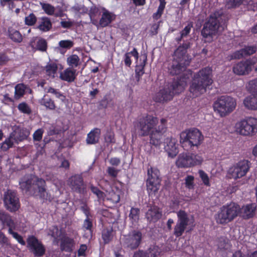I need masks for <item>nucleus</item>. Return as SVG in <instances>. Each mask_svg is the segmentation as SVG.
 <instances>
[{"label": "nucleus", "instance_id": "nucleus-1", "mask_svg": "<svg viewBox=\"0 0 257 257\" xmlns=\"http://www.w3.org/2000/svg\"><path fill=\"white\" fill-rule=\"evenodd\" d=\"M20 189L26 193L32 192L44 200L51 201V194L46 191V183L42 178L32 174H26L19 181Z\"/></svg>", "mask_w": 257, "mask_h": 257}, {"label": "nucleus", "instance_id": "nucleus-2", "mask_svg": "<svg viewBox=\"0 0 257 257\" xmlns=\"http://www.w3.org/2000/svg\"><path fill=\"white\" fill-rule=\"evenodd\" d=\"M212 69L206 67L194 74L189 91L193 97H198L206 91V88L213 82L211 78Z\"/></svg>", "mask_w": 257, "mask_h": 257}, {"label": "nucleus", "instance_id": "nucleus-3", "mask_svg": "<svg viewBox=\"0 0 257 257\" xmlns=\"http://www.w3.org/2000/svg\"><path fill=\"white\" fill-rule=\"evenodd\" d=\"M186 83L181 78L174 80L170 85L160 90L154 97L157 102L164 103L172 100L175 94L181 93L185 89Z\"/></svg>", "mask_w": 257, "mask_h": 257}, {"label": "nucleus", "instance_id": "nucleus-4", "mask_svg": "<svg viewBox=\"0 0 257 257\" xmlns=\"http://www.w3.org/2000/svg\"><path fill=\"white\" fill-rule=\"evenodd\" d=\"M159 118L152 114H146L139 117L133 122L135 129L138 131L140 137H147L158 125Z\"/></svg>", "mask_w": 257, "mask_h": 257}, {"label": "nucleus", "instance_id": "nucleus-5", "mask_svg": "<svg viewBox=\"0 0 257 257\" xmlns=\"http://www.w3.org/2000/svg\"><path fill=\"white\" fill-rule=\"evenodd\" d=\"M204 140L201 132L196 128L183 132L180 135V143L184 150H188L194 147H198Z\"/></svg>", "mask_w": 257, "mask_h": 257}, {"label": "nucleus", "instance_id": "nucleus-6", "mask_svg": "<svg viewBox=\"0 0 257 257\" xmlns=\"http://www.w3.org/2000/svg\"><path fill=\"white\" fill-rule=\"evenodd\" d=\"M239 210V205L234 202L223 205L215 215L216 222L226 224L232 221L238 215Z\"/></svg>", "mask_w": 257, "mask_h": 257}, {"label": "nucleus", "instance_id": "nucleus-7", "mask_svg": "<svg viewBox=\"0 0 257 257\" xmlns=\"http://www.w3.org/2000/svg\"><path fill=\"white\" fill-rule=\"evenodd\" d=\"M236 101L229 96L219 97L214 102L213 108L221 116H225L231 112L235 108Z\"/></svg>", "mask_w": 257, "mask_h": 257}, {"label": "nucleus", "instance_id": "nucleus-8", "mask_svg": "<svg viewBox=\"0 0 257 257\" xmlns=\"http://www.w3.org/2000/svg\"><path fill=\"white\" fill-rule=\"evenodd\" d=\"M221 19V17L218 13H214L210 15L201 31V34L203 38H209L210 40L212 39V36L216 34L220 27Z\"/></svg>", "mask_w": 257, "mask_h": 257}, {"label": "nucleus", "instance_id": "nucleus-9", "mask_svg": "<svg viewBox=\"0 0 257 257\" xmlns=\"http://www.w3.org/2000/svg\"><path fill=\"white\" fill-rule=\"evenodd\" d=\"M147 190L149 196L155 195L159 189L161 179L160 173L157 168L150 167L147 170Z\"/></svg>", "mask_w": 257, "mask_h": 257}, {"label": "nucleus", "instance_id": "nucleus-10", "mask_svg": "<svg viewBox=\"0 0 257 257\" xmlns=\"http://www.w3.org/2000/svg\"><path fill=\"white\" fill-rule=\"evenodd\" d=\"M251 163L247 160H240L231 166L227 171V175L230 179L237 180L244 177L249 171Z\"/></svg>", "mask_w": 257, "mask_h": 257}, {"label": "nucleus", "instance_id": "nucleus-11", "mask_svg": "<svg viewBox=\"0 0 257 257\" xmlns=\"http://www.w3.org/2000/svg\"><path fill=\"white\" fill-rule=\"evenodd\" d=\"M203 161L201 157L193 153H183L179 155L176 164L178 168H188L200 165Z\"/></svg>", "mask_w": 257, "mask_h": 257}, {"label": "nucleus", "instance_id": "nucleus-12", "mask_svg": "<svg viewBox=\"0 0 257 257\" xmlns=\"http://www.w3.org/2000/svg\"><path fill=\"white\" fill-rule=\"evenodd\" d=\"M167 130V120L162 118L160 124L148 136L150 143L155 147H159L162 142L163 136Z\"/></svg>", "mask_w": 257, "mask_h": 257}, {"label": "nucleus", "instance_id": "nucleus-13", "mask_svg": "<svg viewBox=\"0 0 257 257\" xmlns=\"http://www.w3.org/2000/svg\"><path fill=\"white\" fill-rule=\"evenodd\" d=\"M177 221L174 227L173 234L176 238L181 237L188 225L190 224V219L188 213L184 210H180L177 212Z\"/></svg>", "mask_w": 257, "mask_h": 257}, {"label": "nucleus", "instance_id": "nucleus-14", "mask_svg": "<svg viewBox=\"0 0 257 257\" xmlns=\"http://www.w3.org/2000/svg\"><path fill=\"white\" fill-rule=\"evenodd\" d=\"M237 129L243 136H252L257 133V118L248 117L236 124Z\"/></svg>", "mask_w": 257, "mask_h": 257}, {"label": "nucleus", "instance_id": "nucleus-15", "mask_svg": "<svg viewBox=\"0 0 257 257\" xmlns=\"http://www.w3.org/2000/svg\"><path fill=\"white\" fill-rule=\"evenodd\" d=\"M27 242V247L35 256L41 257L45 254L44 245L34 235L29 236Z\"/></svg>", "mask_w": 257, "mask_h": 257}, {"label": "nucleus", "instance_id": "nucleus-16", "mask_svg": "<svg viewBox=\"0 0 257 257\" xmlns=\"http://www.w3.org/2000/svg\"><path fill=\"white\" fill-rule=\"evenodd\" d=\"M4 202L7 209L10 212H16L20 207L19 199L17 193L8 190L5 194Z\"/></svg>", "mask_w": 257, "mask_h": 257}, {"label": "nucleus", "instance_id": "nucleus-17", "mask_svg": "<svg viewBox=\"0 0 257 257\" xmlns=\"http://www.w3.org/2000/svg\"><path fill=\"white\" fill-rule=\"evenodd\" d=\"M254 63L251 59L242 60L232 67L233 72L238 76H244L249 74L252 71Z\"/></svg>", "mask_w": 257, "mask_h": 257}, {"label": "nucleus", "instance_id": "nucleus-18", "mask_svg": "<svg viewBox=\"0 0 257 257\" xmlns=\"http://www.w3.org/2000/svg\"><path fill=\"white\" fill-rule=\"evenodd\" d=\"M101 10L102 12L101 18L99 20L98 19L95 25L97 29L109 26L116 19V15L114 13L109 12L105 8H102Z\"/></svg>", "mask_w": 257, "mask_h": 257}, {"label": "nucleus", "instance_id": "nucleus-19", "mask_svg": "<svg viewBox=\"0 0 257 257\" xmlns=\"http://www.w3.org/2000/svg\"><path fill=\"white\" fill-rule=\"evenodd\" d=\"M80 209L86 216V218L83 221L82 228L84 231L87 230L88 231V234L86 237H88L90 236L91 238L93 230L92 220L90 218V217H92V215L90 211V208L87 204H84L83 205L81 206Z\"/></svg>", "mask_w": 257, "mask_h": 257}, {"label": "nucleus", "instance_id": "nucleus-20", "mask_svg": "<svg viewBox=\"0 0 257 257\" xmlns=\"http://www.w3.org/2000/svg\"><path fill=\"white\" fill-rule=\"evenodd\" d=\"M69 186L71 190L78 193L84 194L86 191L83 178L80 175H75L69 179Z\"/></svg>", "mask_w": 257, "mask_h": 257}, {"label": "nucleus", "instance_id": "nucleus-21", "mask_svg": "<svg viewBox=\"0 0 257 257\" xmlns=\"http://www.w3.org/2000/svg\"><path fill=\"white\" fill-rule=\"evenodd\" d=\"M142 238V234L138 230H133L130 232L125 239L124 243L127 247L135 249L138 247Z\"/></svg>", "mask_w": 257, "mask_h": 257}, {"label": "nucleus", "instance_id": "nucleus-22", "mask_svg": "<svg viewBox=\"0 0 257 257\" xmlns=\"http://www.w3.org/2000/svg\"><path fill=\"white\" fill-rule=\"evenodd\" d=\"M257 206L255 203H251L239 207L238 215L244 219H249L253 217L256 211Z\"/></svg>", "mask_w": 257, "mask_h": 257}, {"label": "nucleus", "instance_id": "nucleus-23", "mask_svg": "<svg viewBox=\"0 0 257 257\" xmlns=\"http://www.w3.org/2000/svg\"><path fill=\"white\" fill-rule=\"evenodd\" d=\"M190 60H179L173 59L172 65L170 69V73L172 75H177L184 71L190 64Z\"/></svg>", "mask_w": 257, "mask_h": 257}, {"label": "nucleus", "instance_id": "nucleus-24", "mask_svg": "<svg viewBox=\"0 0 257 257\" xmlns=\"http://www.w3.org/2000/svg\"><path fill=\"white\" fill-rule=\"evenodd\" d=\"M190 43H183L174 53V59L179 60H189L186 55L187 49L190 48Z\"/></svg>", "mask_w": 257, "mask_h": 257}, {"label": "nucleus", "instance_id": "nucleus-25", "mask_svg": "<svg viewBox=\"0 0 257 257\" xmlns=\"http://www.w3.org/2000/svg\"><path fill=\"white\" fill-rule=\"evenodd\" d=\"M162 211L157 206H154L147 211L146 213V218L149 222H157L162 217Z\"/></svg>", "mask_w": 257, "mask_h": 257}, {"label": "nucleus", "instance_id": "nucleus-26", "mask_svg": "<svg viewBox=\"0 0 257 257\" xmlns=\"http://www.w3.org/2000/svg\"><path fill=\"white\" fill-rule=\"evenodd\" d=\"M0 221L3 226V228L5 226L9 227V229L15 230L16 228V225L13 220L12 216L7 213L0 211Z\"/></svg>", "mask_w": 257, "mask_h": 257}, {"label": "nucleus", "instance_id": "nucleus-27", "mask_svg": "<svg viewBox=\"0 0 257 257\" xmlns=\"http://www.w3.org/2000/svg\"><path fill=\"white\" fill-rule=\"evenodd\" d=\"M75 245L73 238L67 236H63L61 238L60 249L62 251L71 252L72 251Z\"/></svg>", "mask_w": 257, "mask_h": 257}, {"label": "nucleus", "instance_id": "nucleus-28", "mask_svg": "<svg viewBox=\"0 0 257 257\" xmlns=\"http://www.w3.org/2000/svg\"><path fill=\"white\" fill-rule=\"evenodd\" d=\"M101 135V130L95 127L92 129L87 135L86 143L88 145H94L99 142Z\"/></svg>", "mask_w": 257, "mask_h": 257}, {"label": "nucleus", "instance_id": "nucleus-29", "mask_svg": "<svg viewBox=\"0 0 257 257\" xmlns=\"http://www.w3.org/2000/svg\"><path fill=\"white\" fill-rule=\"evenodd\" d=\"M167 145L165 146V149L168 152V156L172 158L175 157L178 153L175 139L167 138L165 142Z\"/></svg>", "mask_w": 257, "mask_h": 257}, {"label": "nucleus", "instance_id": "nucleus-30", "mask_svg": "<svg viewBox=\"0 0 257 257\" xmlns=\"http://www.w3.org/2000/svg\"><path fill=\"white\" fill-rule=\"evenodd\" d=\"M76 76V70L71 68H68L60 74V78L62 80L72 82L75 79Z\"/></svg>", "mask_w": 257, "mask_h": 257}, {"label": "nucleus", "instance_id": "nucleus-31", "mask_svg": "<svg viewBox=\"0 0 257 257\" xmlns=\"http://www.w3.org/2000/svg\"><path fill=\"white\" fill-rule=\"evenodd\" d=\"M140 209L137 207H132L128 215V218L132 226L135 227L138 225L140 219Z\"/></svg>", "mask_w": 257, "mask_h": 257}, {"label": "nucleus", "instance_id": "nucleus-32", "mask_svg": "<svg viewBox=\"0 0 257 257\" xmlns=\"http://www.w3.org/2000/svg\"><path fill=\"white\" fill-rule=\"evenodd\" d=\"M39 24L36 28L42 32L49 31L52 28V23L50 19L47 17L39 18Z\"/></svg>", "mask_w": 257, "mask_h": 257}, {"label": "nucleus", "instance_id": "nucleus-33", "mask_svg": "<svg viewBox=\"0 0 257 257\" xmlns=\"http://www.w3.org/2000/svg\"><path fill=\"white\" fill-rule=\"evenodd\" d=\"M245 107L250 110H257V94L246 97L243 100Z\"/></svg>", "mask_w": 257, "mask_h": 257}, {"label": "nucleus", "instance_id": "nucleus-34", "mask_svg": "<svg viewBox=\"0 0 257 257\" xmlns=\"http://www.w3.org/2000/svg\"><path fill=\"white\" fill-rule=\"evenodd\" d=\"M101 237L104 244L109 243L113 237V230L112 226L104 227L101 232Z\"/></svg>", "mask_w": 257, "mask_h": 257}, {"label": "nucleus", "instance_id": "nucleus-35", "mask_svg": "<svg viewBox=\"0 0 257 257\" xmlns=\"http://www.w3.org/2000/svg\"><path fill=\"white\" fill-rule=\"evenodd\" d=\"M143 61L139 65H136L135 69L136 78L138 81H139L143 75L145 73L144 68L147 61V56L144 54L143 56Z\"/></svg>", "mask_w": 257, "mask_h": 257}, {"label": "nucleus", "instance_id": "nucleus-36", "mask_svg": "<svg viewBox=\"0 0 257 257\" xmlns=\"http://www.w3.org/2000/svg\"><path fill=\"white\" fill-rule=\"evenodd\" d=\"M131 56H133L137 61L139 59V53L136 48H134L131 52L126 53L123 56V61L127 67H131L132 65Z\"/></svg>", "mask_w": 257, "mask_h": 257}, {"label": "nucleus", "instance_id": "nucleus-37", "mask_svg": "<svg viewBox=\"0 0 257 257\" xmlns=\"http://www.w3.org/2000/svg\"><path fill=\"white\" fill-rule=\"evenodd\" d=\"M10 38L16 43H21L23 40V37L20 32L14 28H11L8 30Z\"/></svg>", "mask_w": 257, "mask_h": 257}, {"label": "nucleus", "instance_id": "nucleus-38", "mask_svg": "<svg viewBox=\"0 0 257 257\" xmlns=\"http://www.w3.org/2000/svg\"><path fill=\"white\" fill-rule=\"evenodd\" d=\"M157 254L156 251L151 248L144 251L139 250L134 252L133 257H156Z\"/></svg>", "mask_w": 257, "mask_h": 257}, {"label": "nucleus", "instance_id": "nucleus-39", "mask_svg": "<svg viewBox=\"0 0 257 257\" xmlns=\"http://www.w3.org/2000/svg\"><path fill=\"white\" fill-rule=\"evenodd\" d=\"M88 15L90 19L91 23L95 26L98 20L97 17L100 15L99 8L96 6L91 7L90 8Z\"/></svg>", "mask_w": 257, "mask_h": 257}, {"label": "nucleus", "instance_id": "nucleus-40", "mask_svg": "<svg viewBox=\"0 0 257 257\" xmlns=\"http://www.w3.org/2000/svg\"><path fill=\"white\" fill-rule=\"evenodd\" d=\"M40 103L50 110H54L56 107L54 101L46 95L41 100Z\"/></svg>", "mask_w": 257, "mask_h": 257}, {"label": "nucleus", "instance_id": "nucleus-41", "mask_svg": "<svg viewBox=\"0 0 257 257\" xmlns=\"http://www.w3.org/2000/svg\"><path fill=\"white\" fill-rule=\"evenodd\" d=\"M159 1L160 5L158 8L157 11L156 13H154L152 16L153 19L155 20H158L161 18L166 5V0H159Z\"/></svg>", "mask_w": 257, "mask_h": 257}, {"label": "nucleus", "instance_id": "nucleus-42", "mask_svg": "<svg viewBox=\"0 0 257 257\" xmlns=\"http://www.w3.org/2000/svg\"><path fill=\"white\" fill-rule=\"evenodd\" d=\"M45 70L47 75L54 77L58 70L57 64L54 62L48 63L46 66Z\"/></svg>", "mask_w": 257, "mask_h": 257}, {"label": "nucleus", "instance_id": "nucleus-43", "mask_svg": "<svg viewBox=\"0 0 257 257\" xmlns=\"http://www.w3.org/2000/svg\"><path fill=\"white\" fill-rule=\"evenodd\" d=\"M40 4L42 10L46 14L49 16H53L54 15L55 8L53 6L50 4L44 3L43 2H40Z\"/></svg>", "mask_w": 257, "mask_h": 257}, {"label": "nucleus", "instance_id": "nucleus-44", "mask_svg": "<svg viewBox=\"0 0 257 257\" xmlns=\"http://www.w3.org/2000/svg\"><path fill=\"white\" fill-rule=\"evenodd\" d=\"M15 88V97L16 99L23 96L25 92V87L23 84H17Z\"/></svg>", "mask_w": 257, "mask_h": 257}, {"label": "nucleus", "instance_id": "nucleus-45", "mask_svg": "<svg viewBox=\"0 0 257 257\" xmlns=\"http://www.w3.org/2000/svg\"><path fill=\"white\" fill-rule=\"evenodd\" d=\"M80 59L77 55H72L67 59V62L69 66L72 67H76L78 66Z\"/></svg>", "mask_w": 257, "mask_h": 257}, {"label": "nucleus", "instance_id": "nucleus-46", "mask_svg": "<svg viewBox=\"0 0 257 257\" xmlns=\"http://www.w3.org/2000/svg\"><path fill=\"white\" fill-rule=\"evenodd\" d=\"M47 42L43 38H40L37 42L36 49L41 52H45L47 49Z\"/></svg>", "mask_w": 257, "mask_h": 257}, {"label": "nucleus", "instance_id": "nucleus-47", "mask_svg": "<svg viewBox=\"0 0 257 257\" xmlns=\"http://www.w3.org/2000/svg\"><path fill=\"white\" fill-rule=\"evenodd\" d=\"M37 21V18L35 15L33 13L30 14L25 18V24L28 26H34Z\"/></svg>", "mask_w": 257, "mask_h": 257}, {"label": "nucleus", "instance_id": "nucleus-48", "mask_svg": "<svg viewBox=\"0 0 257 257\" xmlns=\"http://www.w3.org/2000/svg\"><path fill=\"white\" fill-rule=\"evenodd\" d=\"M18 110L22 113L27 114H30L32 113V110L29 105L25 102H23L18 105Z\"/></svg>", "mask_w": 257, "mask_h": 257}, {"label": "nucleus", "instance_id": "nucleus-49", "mask_svg": "<svg viewBox=\"0 0 257 257\" xmlns=\"http://www.w3.org/2000/svg\"><path fill=\"white\" fill-rule=\"evenodd\" d=\"M244 56L251 55L254 54L257 51L256 45L245 46L242 48Z\"/></svg>", "mask_w": 257, "mask_h": 257}, {"label": "nucleus", "instance_id": "nucleus-50", "mask_svg": "<svg viewBox=\"0 0 257 257\" xmlns=\"http://www.w3.org/2000/svg\"><path fill=\"white\" fill-rule=\"evenodd\" d=\"M198 174L204 185L207 187L210 186L209 178L207 173L202 170H199Z\"/></svg>", "mask_w": 257, "mask_h": 257}, {"label": "nucleus", "instance_id": "nucleus-51", "mask_svg": "<svg viewBox=\"0 0 257 257\" xmlns=\"http://www.w3.org/2000/svg\"><path fill=\"white\" fill-rule=\"evenodd\" d=\"M90 190L92 192L96 195L97 197L99 200H104L105 197V193L101 191L98 187L91 186Z\"/></svg>", "mask_w": 257, "mask_h": 257}, {"label": "nucleus", "instance_id": "nucleus-52", "mask_svg": "<svg viewBox=\"0 0 257 257\" xmlns=\"http://www.w3.org/2000/svg\"><path fill=\"white\" fill-rule=\"evenodd\" d=\"M29 135V132L28 131L26 128H23L20 129L19 132L18 133L17 138L19 141H23L26 140Z\"/></svg>", "mask_w": 257, "mask_h": 257}, {"label": "nucleus", "instance_id": "nucleus-53", "mask_svg": "<svg viewBox=\"0 0 257 257\" xmlns=\"http://www.w3.org/2000/svg\"><path fill=\"white\" fill-rule=\"evenodd\" d=\"M13 230H12L11 229H9V233L12 234L13 237L15 238L19 243H20L22 245H25L26 244V242L23 239V237L18 233L15 232Z\"/></svg>", "mask_w": 257, "mask_h": 257}, {"label": "nucleus", "instance_id": "nucleus-54", "mask_svg": "<svg viewBox=\"0 0 257 257\" xmlns=\"http://www.w3.org/2000/svg\"><path fill=\"white\" fill-rule=\"evenodd\" d=\"M47 92L54 94L57 98L60 99L62 101H64L65 99V96L62 93L54 88L50 87L48 89Z\"/></svg>", "mask_w": 257, "mask_h": 257}, {"label": "nucleus", "instance_id": "nucleus-55", "mask_svg": "<svg viewBox=\"0 0 257 257\" xmlns=\"http://www.w3.org/2000/svg\"><path fill=\"white\" fill-rule=\"evenodd\" d=\"M247 87L252 93H257V78L249 81Z\"/></svg>", "mask_w": 257, "mask_h": 257}, {"label": "nucleus", "instance_id": "nucleus-56", "mask_svg": "<svg viewBox=\"0 0 257 257\" xmlns=\"http://www.w3.org/2000/svg\"><path fill=\"white\" fill-rule=\"evenodd\" d=\"M245 3L248 10L253 11L257 10V0H245Z\"/></svg>", "mask_w": 257, "mask_h": 257}, {"label": "nucleus", "instance_id": "nucleus-57", "mask_svg": "<svg viewBox=\"0 0 257 257\" xmlns=\"http://www.w3.org/2000/svg\"><path fill=\"white\" fill-rule=\"evenodd\" d=\"M44 130L42 128H39L37 130L33 135L34 141L40 142L42 140Z\"/></svg>", "mask_w": 257, "mask_h": 257}, {"label": "nucleus", "instance_id": "nucleus-58", "mask_svg": "<svg viewBox=\"0 0 257 257\" xmlns=\"http://www.w3.org/2000/svg\"><path fill=\"white\" fill-rule=\"evenodd\" d=\"M119 171V170L115 169L113 167H108L106 170V172L108 174V175L113 178L117 177Z\"/></svg>", "mask_w": 257, "mask_h": 257}, {"label": "nucleus", "instance_id": "nucleus-59", "mask_svg": "<svg viewBox=\"0 0 257 257\" xmlns=\"http://www.w3.org/2000/svg\"><path fill=\"white\" fill-rule=\"evenodd\" d=\"M14 145L13 142L11 140V139H7L3 143L1 146V149L4 151H7L10 148H12Z\"/></svg>", "mask_w": 257, "mask_h": 257}, {"label": "nucleus", "instance_id": "nucleus-60", "mask_svg": "<svg viewBox=\"0 0 257 257\" xmlns=\"http://www.w3.org/2000/svg\"><path fill=\"white\" fill-rule=\"evenodd\" d=\"M194 177L192 175H188L185 178V185L189 189H192L194 187Z\"/></svg>", "mask_w": 257, "mask_h": 257}, {"label": "nucleus", "instance_id": "nucleus-61", "mask_svg": "<svg viewBox=\"0 0 257 257\" xmlns=\"http://www.w3.org/2000/svg\"><path fill=\"white\" fill-rule=\"evenodd\" d=\"M104 140L105 142L107 143H114L115 140L114 133L110 132H107L104 136Z\"/></svg>", "mask_w": 257, "mask_h": 257}, {"label": "nucleus", "instance_id": "nucleus-62", "mask_svg": "<svg viewBox=\"0 0 257 257\" xmlns=\"http://www.w3.org/2000/svg\"><path fill=\"white\" fill-rule=\"evenodd\" d=\"M60 47L65 49H70L73 46V43L70 40H61L59 42Z\"/></svg>", "mask_w": 257, "mask_h": 257}, {"label": "nucleus", "instance_id": "nucleus-63", "mask_svg": "<svg viewBox=\"0 0 257 257\" xmlns=\"http://www.w3.org/2000/svg\"><path fill=\"white\" fill-rule=\"evenodd\" d=\"M245 0H228L227 5L230 8H235L240 6Z\"/></svg>", "mask_w": 257, "mask_h": 257}, {"label": "nucleus", "instance_id": "nucleus-64", "mask_svg": "<svg viewBox=\"0 0 257 257\" xmlns=\"http://www.w3.org/2000/svg\"><path fill=\"white\" fill-rule=\"evenodd\" d=\"M9 60V57L6 53L0 52V66L6 64Z\"/></svg>", "mask_w": 257, "mask_h": 257}]
</instances>
